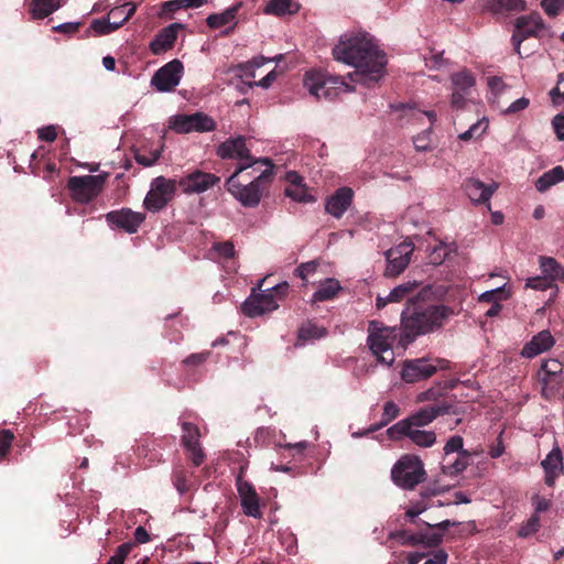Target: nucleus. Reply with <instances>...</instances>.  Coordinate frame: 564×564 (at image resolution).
<instances>
[{"mask_svg": "<svg viewBox=\"0 0 564 564\" xmlns=\"http://www.w3.org/2000/svg\"><path fill=\"white\" fill-rule=\"evenodd\" d=\"M332 54L336 61L354 66L351 79L367 87L386 74L387 56L366 33L341 35Z\"/></svg>", "mask_w": 564, "mask_h": 564, "instance_id": "obj_1", "label": "nucleus"}, {"mask_svg": "<svg viewBox=\"0 0 564 564\" xmlns=\"http://www.w3.org/2000/svg\"><path fill=\"white\" fill-rule=\"evenodd\" d=\"M432 294L431 286L423 288L416 294L413 306L406 305L401 314L400 346L405 348L419 336L441 329L454 315L451 306L440 303H429Z\"/></svg>", "mask_w": 564, "mask_h": 564, "instance_id": "obj_2", "label": "nucleus"}, {"mask_svg": "<svg viewBox=\"0 0 564 564\" xmlns=\"http://www.w3.org/2000/svg\"><path fill=\"white\" fill-rule=\"evenodd\" d=\"M267 169L256 176L251 182L243 185L238 182L237 177L247 169L251 167V163H239L235 172L227 178V191L231 193L245 207H256L259 205L263 193L268 189L273 180V164L265 165Z\"/></svg>", "mask_w": 564, "mask_h": 564, "instance_id": "obj_3", "label": "nucleus"}, {"mask_svg": "<svg viewBox=\"0 0 564 564\" xmlns=\"http://www.w3.org/2000/svg\"><path fill=\"white\" fill-rule=\"evenodd\" d=\"M400 329L384 326L378 321L369 322L367 344L371 352L381 364L390 366L394 360L392 346L398 340L400 346Z\"/></svg>", "mask_w": 564, "mask_h": 564, "instance_id": "obj_4", "label": "nucleus"}, {"mask_svg": "<svg viewBox=\"0 0 564 564\" xmlns=\"http://www.w3.org/2000/svg\"><path fill=\"white\" fill-rule=\"evenodd\" d=\"M425 470L422 460L414 455L402 456L391 469V479L400 488L413 489L423 481Z\"/></svg>", "mask_w": 564, "mask_h": 564, "instance_id": "obj_5", "label": "nucleus"}, {"mask_svg": "<svg viewBox=\"0 0 564 564\" xmlns=\"http://www.w3.org/2000/svg\"><path fill=\"white\" fill-rule=\"evenodd\" d=\"M451 362L440 358H416L405 360L401 378L408 383H415L431 378L437 370L449 369Z\"/></svg>", "mask_w": 564, "mask_h": 564, "instance_id": "obj_6", "label": "nucleus"}, {"mask_svg": "<svg viewBox=\"0 0 564 564\" xmlns=\"http://www.w3.org/2000/svg\"><path fill=\"white\" fill-rule=\"evenodd\" d=\"M178 187L177 180L158 176L152 180L150 191L145 195L143 206L147 210L156 213L173 200Z\"/></svg>", "mask_w": 564, "mask_h": 564, "instance_id": "obj_7", "label": "nucleus"}, {"mask_svg": "<svg viewBox=\"0 0 564 564\" xmlns=\"http://www.w3.org/2000/svg\"><path fill=\"white\" fill-rule=\"evenodd\" d=\"M452 405L448 402L433 403L426 405L406 419H403L391 426V432H406L410 426L423 427L433 422L436 417L449 413Z\"/></svg>", "mask_w": 564, "mask_h": 564, "instance_id": "obj_8", "label": "nucleus"}, {"mask_svg": "<svg viewBox=\"0 0 564 564\" xmlns=\"http://www.w3.org/2000/svg\"><path fill=\"white\" fill-rule=\"evenodd\" d=\"M105 181L104 175L72 176L68 180L67 187L76 202L86 204L100 194Z\"/></svg>", "mask_w": 564, "mask_h": 564, "instance_id": "obj_9", "label": "nucleus"}, {"mask_svg": "<svg viewBox=\"0 0 564 564\" xmlns=\"http://www.w3.org/2000/svg\"><path fill=\"white\" fill-rule=\"evenodd\" d=\"M216 154L223 160H239L240 163H251V167L261 163L270 165V159H254L246 145V138L238 135L229 138L217 147Z\"/></svg>", "mask_w": 564, "mask_h": 564, "instance_id": "obj_10", "label": "nucleus"}, {"mask_svg": "<svg viewBox=\"0 0 564 564\" xmlns=\"http://www.w3.org/2000/svg\"><path fill=\"white\" fill-rule=\"evenodd\" d=\"M216 127L215 120L204 112L176 115L170 119V128L176 133L210 132Z\"/></svg>", "mask_w": 564, "mask_h": 564, "instance_id": "obj_11", "label": "nucleus"}, {"mask_svg": "<svg viewBox=\"0 0 564 564\" xmlns=\"http://www.w3.org/2000/svg\"><path fill=\"white\" fill-rule=\"evenodd\" d=\"M137 6L127 2L110 10L108 19H96L90 24L97 35H107L122 26L134 13Z\"/></svg>", "mask_w": 564, "mask_h": 564, "instance_id": "obj_12", "label": "nucleus"}, {"mask_svg": "<svg viewBox=\"0 0 564 564\" xmlns=\"http://www.w3.org/2000/svg\"><path fill=\"white\" fill-rule=\"evenodd\" d=\"M344 84L337 78L328 77L321 70H308L304 76V86L317 99H333L336 95V85Z\"/></svg>", "mask_w": 564, "mask_h": 564, "instance_id": "obj_13", "label": "nucleus"}, {"mask_svg": "<svg viewBox=\"0 0 564 564\" xmlns=\"http://www.w3.org/2000/svg\"><path fill=\"white\" fill-rule=\"evenodd\" d=\"M219 176L197 169L177 180L178 187L186 195L204 193L219 184Z\"/></svg>", "mask_w": 564, "mask_h": 564, "instance_id": "obj_14", "label": "nucleus"}, {"mask_svg": "<svg viewBox=\"0 0 564 564\" xmlns=\"http://www.w3.org/2000/svg\"><path fill=\"white\" fill-rule=\"evenodd\" d=\"M183 69L182 62L173 59L154 73L151 85L155 87L158 91H172L180 84Z\"/></svg>", "mask_w": 564, "mask_h": 564, "instance_id": "obj_15", "label": "nucleus"}, {"mask_svg": "<svg viewBox=\"0 0 564 564\" xmlns=\"http://www.w3.org/2000/svg\"><path fill=\"white\" fill-rule=\"evenodd\" d=\"M543 28L544 22L538 12L517 18L514 22V32L511 37L516 52L520 54L521 43L528 37L536 36L538 32Z\"/></svg>", "mask_w": 564, "mask_h": 564, "instance_id": "obj_16", "label": "nucleus"}, {"mask_svg": "<svg viewBox=\"0 0 564 564\" xmlns=\"http://www.w3.org/2000/svg\"><path fill=\"white\" fill-rule=\"evenodd\" d=\"M413 249L411 242H402L389 249L386 252L387 268L384 274L389 278L401 274L410 263Z\"/></svg>", "mask_w": 564, "mask_h": 564, "instance_id": "obj_17", "label": "nucleus"}, {"mask_svg": "<svg viewBox=\"0 0 564 564\" xmlns=\"http://www.w3.org/2000/svg\"><path fill=\"white\" fill-rule=\"evenodd\" d=\"M106 220L112 227L128 234H135L141 224L145 220V214L133 212L130 208H121L106 214Z\"/></svg>", "mask_w": 564, "mask_h": 564, "instance_id": "obj_18", "label": "nucleus"}, {"mask_svg": "<svg viewBox=\"0 0 564 564\" xmlns=\"http://www.w3.org/2000/svg\"><path fill=\"white\" fill-rule=\"evenodd\" d=\"M278 307L279 304L274 300V294L267 289L262 293H252L242 304V312L249 317H256L272 312Z\"/></svg>", "mask_w": 564, "mask_h": 564, "instance_id": "obj_19", "label": "nucleus"}, {"mask_svg": "<svg viewBox=\"0 0 564 564\" xmlns=\"http://www.w3.org/2000/svg\"><path fill=\"white\" fill-rule=\"evenodd\" d=\"M354 198V191L350 187H339L333 195L327 197L325 210L333 217L339 219L350 207Z\"/></svg>", "mask_w": 564, "mask_h": 564, "instance_id": "obj_20", "label": "nucleus"}, {"mask_svg": "<svg viewBox=\"0 0 564 564\" xmlns=\"http://www.w3.org/2000/svg\"><path fill=\"white\" fill-rule=\"evenodd\" d=\"M542 468L545 473V485L553 487L556 478L564 474L563 454L558 446H555L542 460Z\"/></svg>", "mask_w": 564, "mask_h": 564, "instance_id": "obj_21", "label": "nucleus"}, {"mask_svg": "<svg viewBox=\"0 0 564 564\" xmlns=\"http://www.w3.org/2000/svg\"><path fill=\"white\" fill-rule=\"evenodd\" d=\"M497 188L498 185L495 182L485 184L477 178H468L464 182V189L470 200L475 204L489 202Z\"/></svg>", "mask_w": 564, "mask_h": 564, "instance_id": "obj_22", "label": "nucleus"}, {"mask_svg": "<svg viewBox=\"0 0 564 564\" xmlns=\"http://www.w3.org/2000/svg\"><path fill=\"white\" fill-rule=\"evenodd\" d=\"M182 24L174 23L163 28L151 41L149 47L154 55H161L174 47L177 39V30Z\"/></svg>", "mask_w": 564, "mask_h": 564, "instance_id": "obj_23", "label": "nucleus"}, {"mask_svg": "<svg viewBox=\"0 0 564 564\" xmlns=\"http://www.w3.org/2000/svg\"><path fill=\"white\" fill-rule=\"evenodd\" d=\"M391 440L398 441L403 436L411 440V442L420 447H431L436 442V434L433 431L420 430V427L410 426L406 432H391V426L387 431Z\"/></svg>", "mask_w": 564, "mask_h": 564, "instance_id": "obj_24", "label": "nucleus"}, {"mask_svg": "<svg viewBox=\"0 0 564 564\" xmlns=\"http://www.w3.org/2000/svg\"><path fill=\"white\" fill-rule=\"evenodd\" d=\"M554 344L555 340L550 330H541L523 346L521 356L529 359L534 358L535 356L550 350Z\"/></svg>", "mask_w": 564, "mask_h": 564, "instance_id": "obj_25", "label": "nucleus"}, {"mask_svg": "<svg viewBox=\"0 0 564 564\" xmlns=\"http://www.w3.org/2000/svg\"><path fill=\"white\" fill-rule=\"evenodd\" d=\"M240 8H241V2H238V3L229 7L228 9H226L221 13L209 14L207 17V19H206V24L210 29L215 30V29H219V28H221L224 25L234 23L231 26H229L228 29H226L223 32L224 35H229L232 32V30L236 26V24H237L236 17H237V13L240 10Z\"/></svg>", "mask_w": 564, "mask_h": 564, "instance_id": "obj_26", "label": "nucleus"}, {"mask_svg": "<svg viewBox=\"0 0 564 564\" xmlns=\"http://www.w3.org/2000/svg\"><path fill=\"white\" fill-rule=\"evenodd\" d=\"M456 522H452L451 520H444L437 524L425 523L427 529H437L441 532H430V531H420L421 543L429 547H436L443 542V532L447 530L449 527L456 525Z\"/></svg>", "mask_w": 564, "mask_h": 564, "instance_id": "obj_27", "label": "nucleus"}, {"mask_svg": "<svg viewBox=\"0 0 564 564\" xmlns=\"http://www.w3.org/2000/svg\"><path fill=\"white\" fill-rule=\"evenodd\" d=\"M448 555L440 549L431 552H414L409 553L408 564H446Z\"/></svg>", "mask_w": 564, "mask_h": 564, "instance_id": "obj_28", "label": "nucleus"}, {"mask_svg": "<svg viewBox=\"0 0 564 564\" xmlns=\"http://www.w3.org/2000/svg\"><path fill=\"white\" fill-rule=\"evenodd\" d=\"M61 7L59 0H31L29 3V13L34 20H42Z\"/></svg>", "mask_w": 564, "mask_h": 564, "instance_id": "obj_29", "label": "nucleus"}, {"mask_svg": "<svg viewBox=\"0 0 564 564\" xmlns=\"http://www.w3.org/2000/svg\"><path fill=\"white\" fill-rule=\"evenodd\" d=\"M469 460L470 455L468 452H460L454 459H452L451 456H448V458L445 456L441 466L442 473L452 477L457 476L467 468Z\"/></svg>", "mask_w": 564, "mask_h": 564, "instance_id": "obj_30", "label": "nucleus"}, {"mask_svg": "<svg viewBox=\"0 0 564 564\" xmlns=\"http://www.w3.org/2000/svg\"><path fill=\"white\" fill-rule=\"evenodd\" d=\"M341 290L338 280L328 278L321 283L316 292L313 294L312 303L333 300Z\"/></svg>", "mask_w": 564, "mask_h": 564, "instance_id": "obj_31", "label": "nucleus"}, {"mask_svg": "<svg viewBox=\"0 0 564 564\" xmlns=\"http://www.w3.org/2000/svg\"><path fill=\"white\" fill-rule=\"evenodd\" d=\"M327 335V329L325 327H319L312 322H306L302 324L297 330V343L299 345H304L306 341L321 339Z\"/></svg>", "mask_w": 564, "mask_h": 564, "instance_id": "obj_32", "label": "nucleus"}, {"mask_svg": "<svg viewBox=\"0 0 564 564\" xmlns=\"http://www.w3.org/2000/svg\"><path fill=\"white\" fill-rule=\"evenodd\" d=\"M417 286L419 285L416 282H406L395 286L389 293L390 302L399 303L403 300H406L408 305L413 306V303L416 301V295H413V292L416 290Z\"/></svg>", "mask_w": 564, "mask_h": 564, "instance_id": "obj_33", "label": "nucleus"}, {"mask_svg": "<svg viewBox=\"0 0 564 564\" xmlns=\"http://www.w3.org/2000/svg\"><path fill=\"white\" fill-rule=\"evenodd\" d=\"M541 270L546 279L550 281H564V267H562L552 257H540L539 259Z\"/></svg>", "mask_w": 564, "mask_h": 564, "instance_id": "obj_34", "label": "nucleus"}, {"mask_svg": "<svg viewBox=\"0 0 564 564\" xmlns=\"http://www.w3.org/2000/svg\"><path fill=\"white\" fill-rule=\"evenodd\" d=\"M564 181V169L557 165L550 171L543 173L535 182V187L539 192L543 193L551 186Z\"/></svg>", "mask_w": 564, "mask_h": 564, "instance_id": "obj_35", "label": "nucleus"}, {"mask_svg": "<svg viewBox=\"0 0 564 564\" xmlns=\"http://www.w3.org/2000/svg\"><path fill=\"white\" fill-rule=\"evenodd\" d=\"M453 90L469 94L476 84L474 75L466 68L451 75Z\"/></svg>", "mask_w": 564, "mask_h": 564, "instance_id": "obj_36", "label": "nucleus"}, {"mask_svg": "<svg viewBox=\"0 0 564 564\" xmlns=\"http://www.w3.org/2000/svg\"><path fill=\"white\" fill-rule=\"evenodd\" d=\"M299 4L293 0H270L264 8L267 14L282 17L285 14H294L299 11Z\"/></svg>", "mask_w": 564, "mask_h": 564, "instance_id": "obj_37", "label": "nucleus"}, {"mask_svg": "<svg viewBox=\"0 0 564 564\" xmlns=\"http://www.w3.org/2000/svg\"><path fill=\"white\" fill-rule=\"evenodd\" d=\"M182 437L181 442L185 449L191 447L200 446L199 438H200V432L196 424L191 422H183L182 423Z\"/></svg>", "mask_w": 564, "mask_h": 564, "instance_id": "obj_38", "label": "nucleus"}, {"mask_svg": "<svg viewBox=\"0 0 564 564\" xmlns=\"http://www.w3.org/2000/svg\"><path fill=\"white\" fill-rule=\"evenodd\" d=\"M488 9L494 13L519 12L525 7L524 0H489Z\"/></svg>", "mask_w": 564, "mask_h": 564, "instance_id": "obj_39", "label": "nucleus"}, {"mask_svg": "<svg viewBox=\"0 0 564 564\" xmlns=\"http://www.w3.org/2000/svg\"><path fill=\"white\" fill-rule=\"evenodd\" d=\"M242 511L246 516L260 519L262 513L260 511V499L257 492L240 497Z\"/></svg>", "mask_w": 564, "mask_h": 564, "instance_id": "obj_40", "label": "nucleus"}, {"mask_svg": "<svg viewBox=\"0 0 564 564\" xmlns=\"http://www.w3.org/2000/svg\"><path fill=\"white\" fill-rule=\"evenodd\" d=\"M454 388V384L451 383L448 386H441V384H437L435 387H432L421 393H419L416 400L419 402H427V401H433L434 403H440V402H447L443 395L445 393V390L446 389H453Z\"/></svg>", "mask_w": 564, "mask_h": 564, "instance_id": "obj_41", "label": "nucleus"}, {"mask_svg": "<svg viewBox=\"0 0 564 564\" xmlns=\"http://www.w3.org/2000/svg\"><path fill=\"white\" fill-rule=\"evenodd\" d=\"M562 370L563 366L558 360L550 359L541 365V368L539 370V377L545 384H549L551 382V379L560 375Z\"/></svg>", "mask_w": 564, "mask_h": 564, "instance_id": "obj_42", "label": "nucleus"}, {"mask_svg": "<svg viewBox=\"0 0 564 564\" xmlns=\"http://www.w3.org/2000/svg\"><path fill=\"white\" fill-rule=\"evenodd\" d=\"M400 409L393 401H388L383 405V412L381 415V421L378 424L372 425L368 432H376L381 427L388 425L391 421H393L399 415Z\"/></svg>", "mask_w": 564, "mask_h": 564, "instance_id": "obj_43", "label": "nucleus"}, {"mask_svg": "<svg viewBox=\"0 0 564 564\" xmlns=\"http://www.w3.org/2000/svg\"><path fill=\"white\" fill-rule=\"evenodd\" d=\"M285 195L292 198L293 200L300 203H312L315 200V198L311 194H308L307 187L304 184L296 186H288L285 188Z\"/></svg>", "mask_w": 564, "mask_h": 564, "instance_id": "obj_44", "label": "nucleus"}, {"mask_svg": "<svg viewBox=\"0 0 564 564\" xmlns=\"http://www.w3.org/2000/svg\"><path fill=\"white\" fill-rule=\"evenodd\" d=\"M389 538L402 544L417 545L421 543L420 531L416 533L406 530L393 531L389 534Z\"/></svg>", "mask_w": 564, "mask_h": 564, "instance_id": "obj_45", "label": "nucleus"}, {"mask_svg": "<svg viewBox=\"0 0 564 564\" xmlns=\"http://www.w3.org/2000/svg\"><path fill=\"white\" fill-rule=\"evenodd\" d=\"M134 544L132 542H126L120 544L116 551L115 554L108 560L106 564H124V561L131 550L133 549Z\"/></svg>", "mask_w": 564, "mask_h": 564, "instance_id": "obj_46", "label": "nucleus"}, {"mask_svg": "<svg viewBox=\"0 0 564 564\" xmlns=\"http://www.w3.org/2000/svg\"><path fill=\"white\" fill-rule=\"evenodd\" d=\"M453 251L452 247L449 245H446L444 242H440L437 246H435L430 254L431 262L433 264H441L443 261L448 257V254Z\"/></svg>", "mask_w": 564, "mask_h": 564, "instance_id": "obj_47", "label": "nucleus"}, {"mask_svg": "<svg viewBox=\"0 0 564 564\" xmlns=\"http://www.w3.org/2000/svg\"><path fill=\"white\" fill-rule=\"evenodd\" d=\"M540 528V516L533 513L525 523L521 525L518 531V535L521 538H528L534 534Z\"/></svg>", "mask_w": 564, "mask_h": 564, "instance_id": "obj_48", "label": "nucleus"}, {"mask_svg": "<svg viewBox=\"0 0 564 564\" xmlns=\"http://www.w3.org/2000/svg\"><path fill=\"white\" fill-rule=\"evenodd\" d=\"M245 474V467H240V471L236 477V487L239 497H243L246 495H251L257 492L253 485L247 480L243 479Z\"/></svg>", "mask_w": 564, "mask_h": 564, "instance_id": "obj_49", "label": "nucleus"}, {"mask_svg": "<svg viewBox=\"0 0 564 564\" xmlns=\"http://www.w3.org/2000/svg\"><path fill=\"white\" fill-rule=\"evenodd\" d=\"M464 440L459 435L452 436L444 446V454L446 458L451 456L452 454L456 453L457 455L460 454V452H466L463 449Z\"/></svg>", "mask_w": 564, "mask_h": 564, "instance_id": "obj_50", "label": "nucleus"}, {"mask_svg": "<svg viewBox=\"0 0 564 564\" xmlns=\"http://www.w3.org/2000/svg\"><path fill=\"white\" fill-rule=\"evenodd\" d=\"M431 128L424 130L413 139V144L416 151H427L431 149Z\"/></svg>", "mask_w": 564, "mask_h": 564, "instance_id": "obj_51", "label": "nucleus"}, {"mask_svg": "<svg viewBox=\"0 0 564 564\" xmlns=\"http://www.w3.org/2000/svg\"><path fill=\"white\" fill-rule=\"evenodd\" d=\"M508 297V295L506 294V291L503 288H497L495 290H491V291H487L485 293H482L480 296H479V302H486V303H495V302H500L502 300H506Z\"/></svg>", "mask_w": 564, "mask_h": 564, "instance_id": "obj_52", "label": "nucleus"}, {"mask_svg": "<svg viewBox=\"0 0 564 564\" xmlns=\"http://www.w3.org/2000/svg\"><path fill=\"white\" fill-rule=\"evenodd\" d=\"M160 156H161V151H159V150L151 151L149 154H142L140 152H137L134 154V159H135L137 163L140 165H143L145 167H149V166H152L153 164H155L156 161L160 159Z\"/></svg>", "mask_w": 564, "mask_h": 564, "instance_id": "obj_53", "label": "nucleus"}, {"mask_svg": "<svg viewBox=\"0 0 564 564\" xmlns=\"http://www.w3.org/2000/svg\"><path fill=\"white\" fill-rule=\"evenodd\" d=\"M14 435L10 430H2L0 432V458H4L12 445Z\"/></svg>", "mask_w": 564, "mask_h": 564, "instance_id": "obj_54", "label": "nucleus"}, {"mask_svg": "<svg viewBox=\"0 0 564 564\" xmlns=\"http://www.w3.org/2000/svg\"><path fill=\"white\" fill-rule=\"evenodd\" d=\"M541 6L549 17H556L564 9V0H543Z\"/></svg>", "mask_w": 564, "mask_h": 564, "instance_id": "obj_55", "label": "nucleus"}, {"mask_svg": "<svg viewBox=\"0 0 564 564\" xmlns=\"http://www.w3.org/2000/svg\"><path fill=\"white\" fill-rule=\"evenodd\" d=\"M214 250L225 259H231L235 256V246L231 241L217 242Z\"/></svg>", "mask_w": 564, "mask_h": 564, "instance_id": "obj_56", "label": "nucleus"}, {"mask_svg": "<svg viewBox=\"0 0 564 564\" xmlns=\"http://www.w3.org/2000/svg\"><path fill=\"white\" fill-rule=\"evenodd\" d=\"M488 87L490 88L491 94L497 98L505 90L507 85L503 83L501 77L491 76L487 79Z\"/></svg>", "mask_w": 564, "mask_h": 564, "instance_id": "obj_57", "label": "nucleus"}, {"mask_svg": "<svg viewBox=\"0 0 564 564\" xmlns=\"http://www.w3.org/2000/svg\"><path fill=\"white\" fill-rule=\"evenodd\" d=\"M173 484L180 494L185 492L187 487V479L183 469H176L173 473Z\"/></svg>", "mask_w": 564, "mask_h": 564, "instance_id": "obj_58", "label": "nucleus"}, {"mask_svg": "<svg viewBox=\"0 0 564 564\" xmlns=\"http://www.w3.org/2000/svg\"><path fill=\"white\" fill-rule=\"evenodd\" d=\"M318 263L316 261H308L299 265L295 270L296 275L302 280H306L307 276L316 271Z\"/></svg>", "mask_w": 564, "mask_h": 564, "instance_id": "obj_59", "label": "nucleus"}, {"mask_svg": "<svg viewBox=\"0 0 564 564\" xmlns=\"http://www.w3.org/2000/svg\"><path fill=\"white\" fill-rule=\"evenodd\" d=\"M185 451L187 452V456L195 467H198L204 463L205 454L202 449V446L191 447Z\"/></svg>", "mask_w": 564, "mask_h": 564, "instance_id": "obj_60", "label": "nucleus"}, {"mask_svg": "<svg viewBox=\"0 0 564 564\" xmlns=\"http://www.w3.org/2000/svg\"><path fill=\"white\" fill-rule=\"evenodd\" d=\"M209 355H210V351L192 354L183 360V364L186 366H199L207 360Z\"/></svg>", "mask_w": 564, "mask_h": 564, "instance_id": "obj_61", "label": "nucleus"}, {"mask_svg": "<svg viewBox=\"0 0 564 564\" xmlns=\"http://www.w3.org/2000/svg\"><path fill=\"white\" fill-rule=\"evenodd\" d=\"M82 23L80 22H66L56 26H53V31L56 33H63V34H75L78 32Z\"/></svg>", "mask_w": 564, "mask_h": 564, "instance_id": "obj_62", "label": "nucleus"}, {"mask_svg": "<svg viewBox=\"0 0 564 564\" xmlns=\"http://www.w3.org/2000/svg\"><path fill=\"white\" fill-rule=\"evenodd\" d=\"M185 9L183 0H170L162 4V14L172 15L174 12Z\"/></svg>", "mask_w": 564, "mask_h": 564, "instance_id": "obj_63", "label": "nucleus"}, {"mask_svg": "<svg viewBox=\"0 0 564 564\" xmlns=\"http://www.w3.org/2000/svg\"><path fill=\"white\" fill-rule=\"evenodd\" d=\"M552 126L557 139L564 141V115H556L552 119Z\"/></svg>", "mask_w": 564, "mask_h": 564, "instance_id": "obj_64", "label": "nucleus"}]
</instances>
